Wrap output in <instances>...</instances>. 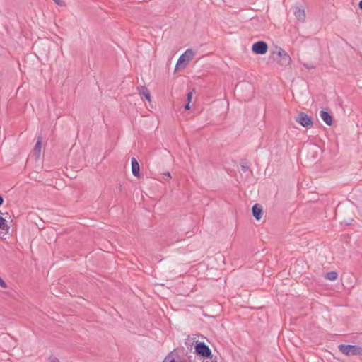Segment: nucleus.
I'll return each instance as SVG.
<instances>
[{"label":"nucleus","mask_w":362,"mask_h":362,"mask_svg":"<svg viewBox=\"0 0 362 362\" xmlns=\"http://www.w3.org/2000/svg\"><path fill=\"white\" fill-rule=\"evenodd\" d=\"M171 177L170 173L167 172L163 174L162 179L165 181L168 180Z\"/></svg>","instance_id":"nucleus-17"},{"label":"nucleus","mask_w":362,"mask_h":362,"mask_svg":"<svg viewBox=\"0 0 362 362\" xmlns=\"http://www.w3.org/2000/svg\"><path fill=\"white\" fill-rule=\"evenodd\" d=\"M193 92L189 91L187 95V100L188 103H191L192 98Z\"/></svg>","instance_id":"nucleus-19"},{"label":"nucleus","mask_w":362,"mask_h":362,"mask_svg":"<svg viewBox=\"0 0 362 362\" xmlns=\"http://www.w3.org/2000/svg\"><path fill=\"white\" fill-rule=\"evenodd\" d=\"M131 165H132V172L134 176L136 177H140L141 173H140V168L139 164L136 159L135 158H132L131 160Z\"/></svg>","instance_id":"nucleus-8"},{"label":"nucleus","mask_w":362,"mask_h":362,"mask_svg":"<svg viewBox=\"0 0 362 362\" xmlns=\"http://www.w3.org/2000/svg\"><path fill=\"white\" fill-rule=\"evenodd\" d=\"M57 4L62 5V1L61 0H53Z\"/></svg>","instance_id":"nucleus-23"},{"label":"nucleus","mask_w":362,"mask_h":362,"mask_svg":"<svg viewBox=\"0 0 362 362\" xmlns=\"http://www.w3.org/2000/svg\"><path fill=\"white\" fill-rule=\"evenodd\" d=\"M163 362H187V360L184 356H180L179 352L175 349L165 356Z\"/></svg>","instance_id":"nucleus-6"},{"label":"nucleus","mask_w":362,"mask_h":362,"mask_svg":"<svg viewBox=\"0 0 362 362\" xmlns=\"http://www.w3.org/2000/svg\"><path fill=\"white\" fill-rule=\"evenodd\" d=\"M204 362H218L217 360L215 358H213V356L212 354L211 355V356H209V357H206L205 358V361Z\"/></svg>","instance_id":"nucleus-18"},{"label":"nucleus","mask_w":362,"mask_h":362,"mask_svg":"<svg viewBox=\"0 0 362 362\" xmlns=\"http://www.w3.org/2000/svg\"><path fill=\"white\" fill-rule=\"evenodd\" d=\"M358 6L362 10V0L359 2Z\"/></svg>","instance_id":"nucleus-25"},{"label":"nucleus","mask_w":362,"mask_h":362,"mask_svg":"<svg viewBox=\"0 0 362 362\" xmlns=\"http://www.w3.org/2000/svg\"><path fill=\"white\" fill-rule=\"evenodd\" d=\"M339 350L346 356H361L362 355V346L351 344H340Z\"/></svg>","instance_id":"nucleus-2"},{"label":"nucleus","mask_w":362,"mask_h":362,"mask_svg":"<svg viewBox=\"0 0 362 362\" xmlns=\"http://www.w3.org/2000/svg\"><path fill=\"white\" fill-rule=\"evenodd\" d=\"M41 148H42V138L38 137L37 141L34 146L33 150V154L35 157L36 159H39L41 155Z\"/></svg>","instance_id":"nucleus-9"},{"label":"nucleus","mask_w":362,"mask_h":362,"mask_svg":"<svg viewBox=\"0 0 362 362\" xmlns=\"http://www.w3.org/2000/svg\"><path fill=\"white\" fill-rule=\"evenodd\" d=\"M252 213L256 220H260L262 214V207L259 204H255L252 208Z\"/></svg>","instance_id":"nucleus-10"},{"label":"nucleus","mask_w":362,"mask_h":362,"mask_svg":"<svg viewBox=\"0 0 362 362\" xmlns=\"http://www.w3.org/2000/svg\"><path fill=\"white\" fill-rule=\"evenodd\" d=\"M5 228H7L6 221L0 216V229L4 230Z\"/></svg>","instance_id":"nucleus-16"},{"label":"nucleus","mask_w":362,"mask_h":362,"mask_svg":"<svg viewBox=\"0 0 362 362\" xmlns=\"http://www.w3.org/2000/svg\"><path fill=\"white\" fill-rule=\"evenodd\" d=\"M194 55V52L192 49H187L178 59L176 68L177 69L179 66H182L185 68L186 65L189 63V62L193 58Z\"/></svg>","instance_id":"nucleus-3"},{"label":"nucleus","mask_w":362,"mask_h":362,"mask_svg":"<svg viewBox=\"0 0 362 362\" xmlns=\"http://www.w3.org/2000/svg\"><path fill=\"white\" fill-rule=\"evenodd\" d=\"M140 93L142 94L146 100H151V94L149 90L144 86H141Z\"/></svg>","instance_id":"nucleus-14"},{"label":"nucleus","mask_w":362,"mask_h":362,"mask_svg":"<svg viewBox=\"0 0 362 362\" xmlns=\"http://www.w3.org/2000/svg\"><path fill=\"white\" fill-rule=\"evenodd\" d=\"M296 121L305 128H310L313 125L311 117L305 112H300L296 117Z\"/></svg>","instance_id":"nucleus-4"},{"label":"nucleus","mask_w":362,"mask_h":362,"mask_svg":"<svg viewBox=\"0 0 362 362\" xmlns=\"http://www.w3.org/2000/svg\"><path fill=\"white\" fill-rule=\"evenodd\" d=\"M294 15L296 18L300 21L304 22L305 20V10L300 7H296L294 11Z\"/></svg>","instance_id":"nucleus-12"},{"label":"nucleus","mask_w":362,"mask_h":362,"mask_svg":"<svg viewBox=\"0 0 362 362\" xmlns=\"http://www.w3.org/2000/svg\"><path fill=\"white\" fill-rule=\"evenodd\" d=\"M195 352L197 355L202 356L205 358L211 356V351L209 347L204 342L197 343L195 346Z\"/></svg>","instance_id":"nucleus-5"},{"label":"nucleus","mask_w":362,"mask_h":362,"mask_svg":"<svg viewBox=\"0 0 362 362\" xmlns=\"http://www.w3.org/2000/svg\"><path fill=\"white\" fill-rule=\"evenodd\" d=\"M320 117L329 126L332 124V115L326 110H321L320 112Z\"/></svg>","instance_id":"nucleus-11"},{"label":"nucleus","mask_w":362,"mask_h":362,"mask_svg":"<svg viewBox=\"0 0 362 362\" xmlns=\"http://www.w3.org/2000/svg\"><path fill=\"white\" fill-rule=\"evenodd\" d=\"M189 103H190L187 102V103L185 105V110H190L191 107H190Z\"/></svg>","instance_id":"nucleus-22"},{"label":"nucleus","mask_w":362,"mask_h":362,"mask_svg":"<svg viewBox=\"0 0 362 362\" xmlns=\"http://www.w3.org/2000/svg\"><path fill=\"white\" fill-rule=\"evenodd\" d=\"M252 50L255 54L263 55L268 50V45L264 41H258L252 45Z\"/></svg>","instance_id":"nucleus-7"},{"label":"nucleus","mask_w":362,"mask_h":362,"mask_svg":"<svg viewBox=\"0 0 362 362\" xmlns=\"http://www.w3.org/2000/svg\"><path fill=\"white\" fill-rule=\"evenodd\" d=\"M4 202V199L2 197V196L0 195V206L3 204Z\"/></svg>","instance_id":"nucleus-24"},{"label":"nucleus","mask_w":362,"mask_h":362,"mask_svg":"<svg viewBox=\"0 0 362 362\" xmlns=\"http://www.w3.org/2000/svg\"><path fill=\"white\" fill-rule=\"evenodd\" d=\"M337 277L338 274L336 272H329L325 274V279L330 281H334Z\"/></svg>","instance_id":"nucleus-13"},{"label":"nucleus","mask_w":362,"mask_h":362,"mask_svg":"<svg viewBox=\"0 0 362 362\" xmlns=\"http://www.w3.org/2000/svg\"><path fill=\"white\" fill-rule=\"evenodd\" d=\"M49 361L50 362H60L59 360L55 356H50Z\"/></svg>","instance_id":"nucleus-21"},{"label":"nucleus","mask_w":362,"mask_h":362,"mask_svg":"<svg viewBox=\"0 0 362 362\" xmlns=\"http://www.w3.org/2000/svg\"><path fill=\"white\" fill-rule=\"evenodd\" d=\"M240 166H241L242 170L243 172H247L249 170V168H250V166L248 165V163L247 161H245V160L241 161Z\"/></svg>","instance_id":"nucleus-15"},{"label":"nucleus","mask_w":362,"mask_h":362,"mask_svg":"<svg viewBox=\"0 0 362 362\" xmlns=\"http://www.w3.org/2000/svg\"><path fill=\"white\" fill-rule=\"evenodd\" d=\"M271 58L281 66H287L291 61L288 53L281 47H277L276 50L272 53Z\"/></svg>","instance_id":"nucleus-1"},{"label":"nucleus","mask_w":362,"mask_h":362,"mask_svg":"<svg viewBox=\"0 0 362 362\" xmlns=\"http://www.w3.org/2000/svg\"><path fill=\"white\" fill-rule=\"evenodd\" d=\"M0 286L4 288H7V284L1 277H0Z\"/></svg>","instance_id":"nucleus-20"}]
</instances>
